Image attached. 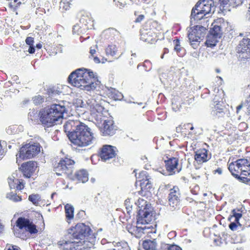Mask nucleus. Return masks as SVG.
I'll use <instances>...</instances> for the list:
<instances>
[{
	"label": "nucleus",
	"mask_w": 250,
	"mask_h": 250,
	"mask_svg": "<svg viewBox=\"0 0 250 250\" xmlns=\"http://www.w3.org/2000/svg\"><path fill=\"white\" fill-rule=\"evenodd\" d=\"M67 237L72 239L80 246V250H85L92 247L96 237L90 228L83 223L77 224L67 231Z\"/></svg>",
	"instance_id": "nucleus-1"
},
{
	"label": "nucleus",
	"mask_w": 250,
	"mask_h": 250,
	"mask_svg": "<svg viewBox=\"0 0 250 250\" xmlns=\"http://www.w3.org/2000/svg\"><path fill=\"white\" fill-rule=\"evenodd\" d=\"M68 81L73 86L87 91L94 90L100 84V82L94 78L93 72L83 68L73 72Z\"/></svg>",
	"instance_id": "nucleus-2"
},
{
	"label": "nucleus",
	"mask_w": 250,
	"mask_h": 250,
	"mask_svg": "<svg viewBox=\"0 0 250 250\" xmlns=\"http://www.w3.org/2000/svg\"><path fill=\"white\" fill-rule=\"evenodd\" d=\"M65 104L63 101H61L42 109L40 117L42 124L49 127L61 122L66 112Z\"/></svg>",
	"instance_id": "nucleus-3"
},
{
	"label": "nucleus",
	"mask_w": 250,
	"mask_h": 250,
	"mask_svg": "<svg viewBox=\"0 0 250 250\" xmlns=\"http://www.w3.org/2000/svg\"><path fill=\"white\" fill-rule=\"evenodd\" d=\"M95 140L96 138L91 129L84 124L78 131L72 133L70 136V142L74 145L79 147L89 146L94 143Z\"/></svg>",
	"instance_id": "nucleus-4"
},
{
	"label": "nucleus",
	"mask_w": 250,
	"mask_h": 250,
	"mask_svg": "<svg viewBox=\"0 0 250 250\" xmlns=\"http://www.w3.org/2000/svg\"><path fill=\"white\" fill-rule=\"evenodd\" d=\"M215 9L213 0H200L192 9L191 21L200 20L208 14L213 13Z\"/></svg>",
	"instance_id": "nucleus-5"
},
{
	"label": "nucleus",
	"mask_w": 250,
	"mask_h": 250,
	"mask_svg": "<svg viewBox=\"0 0 250 250\" xmlns=\"http://www.w3.org/2000/svg\"><path fill=\"white\" fill-rule=\"evenodd\" d=\"M101 104L102 97L100 95H96L87 97V106L89 108L91 114L99 120H102L103 112L104 111V108Z\"/></svg>",
	"instance_id": "nucleus-6"
},
{
	"label": "nucleus",
	"mask_w": 250,
	"mask_h": 250,
	"mask_svg": "<svg viewBox=\"0 0 250 250\" xmlns=\"http://www.w3.org/2000/svg\"><path fill=\"white\" fill-rule=\"evenodd\" d=\"M16 227L18 229H14V235L17 237L23 238L25 236L23 232V229L26 231L29 232L31 234L37 233L38 232V229H36V226L32 222H31L28 219H26L23 217H20L16 221Z\"/></svg>",
	"instance_id": "nucleus-7"
},
{
	"label": "nucleus",
	"mask_w": 250,
	"mask_h": 250,
	"mask_svg": "<svg viewBox=\"0 0 250 250\" xmlns=\"http://www.w3.org/2000/svg\"><path fill=\"white\" fill-rule=\"evenodd\" d=\"M138 203L140 209L138 213L137 224L145 225L149 223L153 219V216L151 209L147 207L146 202L139 199Z\"/></svg>",
	"instance_id": "nucleus-8"
},
{
	"label": "nucleus",
	"mask_w": 250,
	"mask_h": 250,
	"mask_svg": "<svg viewBox=\"0 0 250 250\" xmlns=\"http://www.w3.org/2000/svg\"><path fill=\"white\" fill-rule=\"evenodd\" d=\"M41 146L38 143L28 144L21 147L19 153L17 155V161L19 159H30L37 155L41 151Z\"/></svg>",
	"instance_id": "nucleus-9"
},
{
	"label": "nucleus",
	"mask_w": 250,
	"mask_h": 250,
	"mask_svg": "<svg viewBox=\"0 0 250 250\" xmlns=\"http://www.w3.org/2000/svg\"><path fill=\"white\" fill-rule=\"evenodd\" d=\"M75 162L73 160L65 158L61 160L55 167L56 174L60 176L63 174L69 176L72 174Z\"/></svg>",
	"instance_id": "nucleus-10"
},
{
	"label": "nucleus",
	"mask_w": 250,
	"mask_h": 250,
	"mask_svg": "<svg viewBox=\"0 0 250 250\" xmlns=\"http://www.w3.org/2000/svg\"><path fill=\"white\" fill-rule=\"evenodd\" d=\"M236 52L238 59L245 61L250 58V39L243 38L236 48Z\"/></svg>",
	"instance_id": "nucleus-11"
},
{
	"label": "nucleus",
	"mask_w": 250,
	"mask_h": 250,
	"mask_svg": "<svg viewBox=\"0 0 250 250\" xmlns=\"http://www.w3.org/2000/svg\"><path fill=\"white\" fill-rule=\"evenodd\" d=\"M181 194L178 187L174 186L169 190L168 196V204L172 210L179 208Z\"/></svg>",
	"instance_id": "nucleus-12"
},
{
	"label": "nucleus",
	"mask_w": 250,
	"mask_h": 250,
	"mask_svg": "<svg viewBox=\"0 0 250 250\" xmlns=\"http://www.w3.org/2000/svg\"><path fill=\"white\" fill-rule=\"evenodd\" d=\"M84 123L79 120H69L64 124L63 125L64 131L67 133V135L70 140V136L72 133L76 132L78 131L81 126Z\"/></svg>",
	"instance_id": "nucleus-13"
},
{
	"label": "nucleus",
	"mask_w": 250,
	"mask_h": 250,
	"mask_svg": "<svg viewBox=\"0 0 250 250\" xmlns=\"http://www.w3.org/2000/svg\"><path fill=\"white\" fill-rule=\"evenodd\" d=\"M244 166H250V162L247 159H240L231 163L229 165V169L232 175L236 178V175H239L238 173Z\"/></svg>",
	"instance_id": "nucleus-14"
},
{
	"label": "nucleus",
	"mask_w": 250,
	"mask_h": 250,
	"mask_svg": "<svg viewBox=\"0 0 250 250\" xmlns=\"http://www.w3.org/2000/svg\"><path fill=\"white\" fill-rule=\"evenodd\" d=\"M116 148L110 145H104L101 149L100 157L102 160L106 162L114 158L116 155Z\"/></svg>",
	"instance_id": "nucleus-15"
},
{
	"label": "nucleus",
	"mask_w": 250,
	"mask_h": 250,
	"mask_svg": "<svg viewBox=\"0 0 250 250\" xmlns=\"http://www.w3.org/2000/svg\"><path fill=\"white\" fill-rule=\"evenodd\" d=\"M60 248L61 250H80L78 248L80 246L77 245V243L72 239L67 237V234L65 235V239L58 242Z\"/></svg>",
	"instance_id": "nucleus-16"
},
{
	"label": "nucleus",
	"mask_w": 250,
	"mask_h": 250,
	"mask_svg": "<svg viewBox=\"0 0 250 250\" xmlns=\"http://www.w3.org/2000/svg\"><path fill=\"white\" fill-rule=\"evenodd\" d=\"M37 167L35 162L29 161L21 165L20 169L24 177L29 178L35 172Z\"/></svg>",
	"instance_id": "nucleus-17"
},
{
	"label": "nucleus",
	"mask_w": 250,
	"mask_h": 250,
	"mask_svg": "<svg viewBox=\"0 0 250 250\" xmlns=\"http://www.w3.org/2000/svg\"><path fill=\"white\" fill-rule=\"evenodd\" d=\"M136 178L141 182L142 189L148 190L152 188V184L149 181V176L147 174L146 171H141L138 176H136Z\"/></svg>",
	"instance_id": "nucleus-18"
},
{
	"label": "nucleus",
	"mask_w": 250,
	"mask_h": 250,
	"mask_svg": "<svg viewBox=\"0 0 250 250\" xmlns=\"http://www.w3.org/2000/svg\"><path fill=\"white\" fill-rule=\"evenodd\" d=\"M116 130L113 121L111 120H106L104 121L101 132L104 136H112L115 133Z\"/></svg>",
	"instance_id": "nucleus-19"
},
{
	"label": "nucleus",
	"mask_w": 250,
	"mask_h": 250,
	"mask_svg": "<svg viewBox=\"0 0 250 250\" xmlns=\"http://www.w3.org/2000/svg\"><path fill=\"white\" fill-rule=\"evenodd\" d=\"M178 160L176 158L173 157L167 161L166 167L167 170L170 172V174L180 171L181 168L178 167Z\"/></svg>",
	"instance_id": "nucleus-20"
},
{
	"label": "nucleus",
	"mask_w": 250,
	"mask_h": 250,
	"mask_svg": "<svg viewBox=\"0 0 250 250\" xmlns=\"http://www.w3.org/2000/svg\"><path fill=\"white\" fill-rule=\"evenodd\" d=\"M211 158L210 155L208 154V151L206 149L198 150L195 155V160L198 163H203L208 161Z\"/></svg>",
	"instance_id": "nucleus-21"
},
{
	"label": "nucleus",
	"mask_w": 250,
	"mask_h": 250,
	"mask_svg": "<svg viewBox=\"0 0 250 250\" xmlns=\"http://www.w3.org/2000/svg\"><path fill=\"white\" fill-rule=\"evenodd\" d=\"M80 21L83 28L86 29H92L94 25V21L89 13L83 14L80 20Z\"/></svg>",
	"instance_id": "nucleus-22"
},
{
	"label": "nucleus",
	"mask_w": 250,
	"mask_h": 250,
	"mask_svg": "<svg viewBox=\"0 0 250 250\" xmlns=\"http://www.w3.org/2000/svg\"><path fill=\"white\" fill-rule=\"evenodd\" d=\"M8 182L10 188L21 190L24 187L22 180L16 179L13 175L8 178Z\"/></svg>",
	"instance_id": "nucleus-23"
},
{
	"label": "nucleus",
	"mask_w": 250,
	"mask_h": 250,
	"mask_svg": "<svg viewBox=\"0 0 250 250\" xmlns=\"http://www.w3.org/2000/svg\"><path fill=\"white\" fill-rule=\"evenodd\" d=\"M72 179L84 183L88 180L87 172L84 169L79 170L76 172Z\"/></svg>",
	"instance_id": "nucleus-24"
},
{
	"label": "nucleus",
	"mask_w": 250,
	"mask_h": 250,
	"mask_svg": "<svg viewBox=\"0 0 250 250\" xmlns=\"http://www.w3.org/2000/svg\"><path fill=\"white\" fill-rule=\"evenodd\" d=\"M154 33L151 30L142 29L140 30V39L144 42H150L152 41Z\"/></svg>",
	"instance_id": "nucleus-25"
},
{
	"label": "nucleus",
	"mask_w": 250,
	"mask_h": 250,
	"mask_svg": "<svg viewBox=\"0 0 250 250\" xmlns=\"http://www.w3.org/2000/svg\"><path fill=\"white\" fill-rule=\"evenodd\" d=\"M195 32L197 31L196 30H189L188 31V38L192 47L193 48L196 49L197 48L200 41H198V39H197L198 37L196 36Z\"/></svg>",
	"instance_id": "nucleus-26"
},
{
	"label": "nucleus",
	"mask_w": 250,
	"mask_h": 250,
	"mask_svg": "<svg viewBox=\"0 0 250 250\" xmlns=\"http://www.w3.org/2000/svg\"><path fill=\"white\" fill-rule=\"evenodd\" d=\"M42 112V110L39 113L38 111L35 109L30 110L28 115V119L31 120L35 123H38L39 121H40V117Z\"/></svg>",
	"instance_id": "nucleus-27"
},
{
	"label": "nucleus",
	"mask_w": 250,
	"mask_h": 250,
	"mask_svg": "<svg viewBox=\"0 0 250 250\" xmlns=\"http://www.w3.org/2000/svg\"><path fill=\"white\" fill-rule=\"evenodd\" d=\"M143 247L146 250H156V241L155 239L153 240H146L143 242Z\"/></svg>",
	"instance_id": "nucleus-28"
},
{
	"label": "nucleus",
	"mask_w": 250,
	"mask_h": 250,
	"mask_svg": "<svg viewBox=\"0 0 250 250\" xmlns=\"http://www.w3.org/2000/svg\"><path fill=\"white\" fill-rule=\"evenodd\" d=\"M211 114L216 118L222 117L224 115V109L221 107L219 104H217L212 108Z\"/></svg>",
	"instance_id": "nucleus-29"
},
{
	"label": "nucleus",
	"mask_w": 250,
	"mask_h": 250,
	"mask_svg": "<svg viewBox=\"0 0 250 250\" xmlns=\"http://www.w3.org/2000/svg\"><path fill=\"white\" fill-rule=\"evenodd\" d=\"M206 30V28L201 25H197L193 29H190V30H196L197 31L195 32V34H196V37H198L197 39H198V41H200L201 38L204 36Z\"/></svg>",
	"instance_id": "nucleus-30"
},
{
	"label": "nucleus",
	"mask_w": 250,
	"mask_h": 250,
	"mask_svg": "<svg viewBox=\"0 0 250 250\" xmlns=\"http://www.w3.org/2000/svg\"><path fill=\"white\" fill-rule=\"evenodd\" d=\"M219 37H216L215 36L212 35H208L207 37L206 44L208 47L214 46L216 43L218 42Z\"/></svg>",
	"instance_id": "nucleus-31"
},
{
	"label": "nucleus",
	"mask_w": 250,
	"mask_h": 250,
	"mask_svg": "<svg viewBox=\"0 0 250 250\" xmlns=\"http://www.w3.org/2000/svg\"><path fill=\"white\" fill-rule=\"evenodd\" d=\"M65 213L66 218L67 220H71L74 217V208L70 204H66L65 206Z\"/></svg>",
	"instance_id": "nucleus-32"
},
{
	"label": "nucleus",
	"mask_w": 250,
	"mask_h": 250,
	"mask_svg": "<svg viewBox=\"0 0 250 250\" xmlns=\"http://www.w3.org/2000/svg\"><path fill=\"white\" fill-rule=\"evenodd\" d=\"M118 49L115 45L111 44L108 45V46L105 48V53L106 55L114 56Z\"/></svg>",
	"instance_id": "nucleus-33"
},
{
	"label": "nucleus",
	"mask_w": 250,
	"mask_h": 250,
	"mask_svg": "<svg viewBox=\"0 0 250 250\" xmlns=\"http://www.w3.org/2000/svg\"><path fill=\"white\" fill-rule=\"evenodd\" d=\"M222 34L221 27L219 25H214L212 29L210 30L209 35H212L220 38Z\"/></svg>",
	"instance_id": "nucleus-34"
},
{
	"label": "nucleus",
	"mask_w": 250,
	"mask_h": 250,
	"mask_svg": "<svg viewBox=\"0 0 250 250\" xmlns=\"http://www.w3.org/2000/svg\"><path fill=\"white\" fill-rule=\"evenodd\" d=\"M229 1L230 0H219L218 4L219 5V8L222 12L229 10Z\"/></svg>",
	"instance_id": "nucleus-35"
},
{
	"label": "nucleus",
	"mask_w": 250,
	"mask_h": 250,
	"mask_svg": "<svg viewBox=\"0 0 250 250\" xmlns=\"http://www.w3.org/2000/svg\"><path fill=\"white\" fill-rule=\"evenodd\" d=\"M114 247L112 250H130L127 243L125 242L116 243Z\"/></svg>",
	"instance_id": "nucleus-36"
},
{
	"label": "nucleus",
	"mask_w": 250,
	"mask_h": 250,
	"mask_svg": "<svg viewBox=\"0 0 250 250\" xmlns=\"http://www.w3.org/2000/svg\"><path fill=\"white\" fill-rule=\"evenodd\" d=\"M6 197L9 200L15 202H19L21 200V198L20 196L17 195L16 193L11 192L8 193L6 195Z\"/></svg>",
	"instance_id": "nucleus-37"
},
{
	"label": "nucleus",
	"mask_w": 250,
	"mask_h": 250,
	"mask_svg": "<svg viewBox=\"0 0 250 250\" xmlns=\"http://www.w3.org/2000/svg\"><path fill=\"white\" fill-rule=\"evenodd\" d=\"M40 199V196L39 194H31L29 196L28 199L31 201L34 205H38V202Z\"/></svg>",
	"instance_id": "nucleus-38"
},
{
	"label": "nucleus",
	"mask_w": 250,
	"mask_h": 250,
	"mask_svg": "<svg viewBox=\"0 0 250 250\" xmlns=\"http://www.w3.org/2000/svg\"><path fill=\"white\" fill-rule=\"evenodd\" d=\"M231 213V218L234 217L235 218L234 221L237 222L239 226H241L240 224L239 223V220L242 217V214L241 213L236 212L235 209L232 210Z\"/></svg>",
	"instance_id": "nucleus-39"
},
{
	"label": "nucleus",
	"mask_w": 250,
	"mask_h": 250,
	"mask_svg": "<svg viewBox=\"0 0 250 250\" xmlns=\"http://www.w3.org/2000/svg\"><path fill=\"white\" fill-rule=\"evenodd\" d=\"M117 32V31L113 28H108L105 30H104L103 32V34L105 36H114Z\"/></svg>",
	"instance_id": "nucleus-40"
},
{
	"label": "nucleus",
	"mask_w": 250,
	"mask_h": 250,
	"mask_svg": "<svg viewBox=\"0 0 250 250\" xmlns=\"http://www.w3.org/2000/svg\"><path fill=\"white\" fill-rule=\"evenodd\" d=\"M125 206L127 212L129 214L131 212L132 208V205L130 203V200L129 199L125 200Z\"/></svg>",
	"instance_id": "nucleus-41"
},
{
	"label": "nucleus",
	"mask_w": 250,
	"mask_h": 250,
	"mask_svg": "<svg viewBox=\"0 0 250 250\" xmlns=\"http://www.w3.org/2000/svg\"><path fill=\"white\" fill-rule=\"evenodd\" d=\"M144 229L140 227H136L133 229V231L135 233L137 234L138 237H141L142 234H144Z\"/></svg>",
	"instance_id": "nucleus-42"
},
{
	"label": "nucleus",
	"mask_w": 250,
	"mask_h": 250,
	"mask_svg": "<svg viewBox=\"0 0 250 250\" xmlns=\"http://www.w3.org/2000/svg\"><path fill=\"white\" fill-rule=\"evenodd\" d=\"M33 103L35 104H39L44 101V99L40 95L36 96L33 99Z\"/></svg>",
	"instance_id": "nucleus-43"
},
{
	"label": "nucleus",
	"mask_w": 250,
	"mask_h": 250,
	"mask_svg": "<svg viewBox=\"0 0 250 250\" xmlns=\"http://www.w3.org/2000/svg\"><path fill=\"white\" fill-rule=\"evenodd\" d=\"M236 178L243 182H250V173L249 175L246 177H240L239 175H236Z\"/></svg>",
	"instance_id": "nucleus-44"
},
{
	"label": "nucleus",
	"mask_w": 250,
	"mask_h": 250,
	"mask_svg": "<svg viewBox=\"0 0 250 250\" xmlns=\"http://www.w3.org/2000/svg\"><path fill=\"white\" fill-rule=\"evenodd\" d=\"M244 105L246 106L247 108V113L248 115L250 116V94L249 97L246 99Z\"/></svg>",
	"instance_id": "nucleus-45"
},
{
	"label": "nucleus",
	"mask_w": 250,
	"mask_h": 250,
	"mask_svg": "<svg viewBox=\"0 0 250 250\" xmlns=\"http://www.w3.org/2000/svg\"><path fill=\"white\" fill-rule=\"evenodd\" d=\"M137 61V58H136V54L135 53H132L131 54V57L129 61V64L130 66H132L133 65L134 62H136Z\"/></svg>",
	"instance_id": "nucleus-46"
},
{
	"label": "nucleus",
	"mask_w": 250,
	"mask_h": 250,
	"mask_svg": "<svg viewBox=\"0 0 250 250\" xmlns=\"http://www.w3.org/2000/svg\"><path fill=\"white\" fill-rule=\"evenodd\" d=\"M167 250H182L181 248L176 245H167Z\"/></svg>",
	"instance_id": "nucleus-47"
},
{
	"label": "nucleus",
	"mask_w": 250,
	"mask_h": 250,
	"mask_svg": "<svg viewBox=\"0 0 250 250\" xmlns=\"http://www.w3.org/2000/svg\"><path fill=\"white\" fill-rule=\"evenodd\" d=\"M81 27L78 24L75 25L73 27V32L74 34H79L82 32Z\"/></svg>",
	"instance_id": "nucleus-48"
},
{
	"label": "nucleus",
	"mask_w": 250,
	"mask_h": 250,
	"mask_svg": "<svg viewBox=\"0 0 250 250\" xmlns=\"http://www.w3.org/2000/svg\"><path fill=\"white\" fill-rule=\"evenodd\" d=\"M238 224L236 222H231L229 225V228L233 231L236 230L238 227Z\"/></svg>",
	"instance_id": "nucleus-49"
},
{
	"label": "nucleus",
	"mask_w": 250,
	"mask_h": 250,
	"mask_svg": "<svg viewBox=\"0 0 250 250\" xmlns=\"http://www.w3.org/2000/svg\"><path fill=\"white\" fill-rule=\"evenodd\" d=\"M34 42V38L32 37H27L25 40L26 43L29 46L33 45Z\"/></svg>",
	"instance_id": "nucleus-50"
},
{
	"label": "nucleus",
	"mask_w": 250,
	"mask_h": 250,
	"mask_svg": "<svg viewBox=\"0 0 250 250\" xmlns=\"http://www.w3.org/2000/svg\"><path fill=\"white\" fill-rule=\"evenodd\" d=\"M76 104L78 106H80L81 107H85L87 105L86 103L85 104L84 102L81 99H77L76 101Z\"/></svg>",
	"instance_id": "nucleus-51"
},
{
	"label": "nucleus",
	"mask_w": 250,
	"mask_h": 250,
	"mask_svg": "<svg viewBox=\"0 0 250 250\" xmlns=\"http://www.w3.org/2000/svg\"><path fill=\"white\" fill-rule=\"evenodd\" d=\"M6 247H8L7 250H21L19 247L15 245L7 244Z\"/></svg>",
	"instance_id": "nucleus-52"
},
{
	"label": "nucleus",
	"mask_w": 250,
	"mask_h": 250,
	"mask_svg": "<svg viewBox=\"0 0 250 250\" xmlns=\"http://www.w3.org/2000/svg\"><path fill=\"white\" fill-rule=\"evenodd\" d=\"M70 4L69 3H64L63 4H61V2H60V8H62L63 10H66L68 9L70 7Z\"/></svg>",
	"instance_id": "nucleus-53"
},
{
	"label": "nucleus",
	"mask_w": 250,
	"mask_h": 250,
	"mask_svg": "<svg viewBox=\"0 0 250 250\" xmlns=\"http://www.w3.org/2000/svg\"><path fill=\"white\" fill-rule=\"evenodd\" d=\"M250 173V169H248L247 170H243V171L241 172V175L242 176V177H246L248 175H249Z\"/></svg>",
	"instance_id": "nucleus-54"
},
{
	"label": "nucleus",
	"mask_w": 250,
	"mask_h": 250,
	"mask_svg": "<svg viewBox=\"0 0 250 250\" xmlns=\"http://www.w3.org/2000/svg\"><path fill=\"white\" fill-rule=\"evenodd\" d=\"M174 50L177 52H179L181 50V48L180 47L179 42L178 40H177V41H176V43L174 47Z\"/></svg>",
	"instance_id": "nucleus-55"
},
{
	"label": "nucleus",
	"mask_w": 250,
	"mask_h": 250,
	"mask_svg": "<svg viewBox=\"0 0 250 250\" xmlns=\"http://www.w3.org/2000/svg\"><path fill=\"white\" fill-rule=\"evenodd\" d=\"M144 19V16L143 15H140L136 20V22H140Z\"/></svg>",
	"instance_id": "nucleus-56"
},
{
	"label": "nucleus",
	"mask_w": 250,
	"mask_h": 250,
	"mask_svg": "<svg viewBox=\"0 0 250 250\" xmlns=\"http://www.w3.org/2000/svg\"><path fill=\"white\" fill-rule=\"evenodd\" d=\"M28 52L30 54H33L35 52V48L34 47V45L29 46Z\"/></svg>",
	"instance_id": "nucleus-57"
},
{
	"label": "nucleus",
	"mask_w": 250,
	"mask_h": 250,
	"mask_svg": "<svg viewBox=\"0 0 250 250\" xmlns=\"http://www.w3.org/2000/svg\"><path fill=\"white\" fill-rule=\"evenodd\" d=\"M4 155V151L2 149V146L0 144V160L3 157Z\"/></svg>",
	"instance_id": "nucleus-58"
},
{
	"label": "nucleus",
	"mask_w": 250,
	"mask_h": 250,
	"mask_svg": "<svg viewBox=\"0 0 250 250\" xmlns=\"http://www.w3.org/2000/svg\"><path fill=\"white\" fill-rule=\"evenodd\" d=\"M250 169V166H243V167L242 168V169H241L240 171H239V172H242L243 171V170H247L248 169Z\"/></svg>",
	"instance_id": "nucleus-59"
},
{
	"label": "nucleus",
	"mask_w": 250,
	"mask_h": 250,
	"mask_svg": "<svg viewBox=\"0 0 250 250\" xmlns=\"http://www.w3.org/2000/svg\"><path fill=\"white\" fill-rule=\"evenodd\" d=\"M96 50L95 48H90L89 53L91 56H93V55L96 53Z\"/></svg>",
	"instance_id": "nucleus-60"
},
{
	"label": "nucleus",
	"mask_w": 250,
	"mask_h": 250,
	"mask_svg": "<svg viewBox=\"0 0 250 250\" xmlns=\"http://www.w3.org/2000/svg\"><path fill=\"white\" fill-rule=\"evenodd\" d=\"M244 104H245V102L243 103H242L241 104H240V105H239L237 107V112L238 113L239 112V111L243 107V106H246V105H244Z\"/></svg>",
	"instance_id": "nucleus-61"
},
{
	"label": "nucleus",
	"mask_w": 250,
	"mask_h": 250,
	"mask_svg": "<svg viewBox=\"0 0 250 250\" xmlns=\"http://www.w3.org/2000/svg\"><path fill=\"white\" fill-rule=\"evenodd\" d=\"M72 0H61V4L62 5L64 3H69L70 4V2Z\"/></svg>",
	"instance_id": "nucleus-62"
},
{
	"label": "nucleus",
	"mask_w": 250,
	"mask_h": 250,
	"mask_svg": "<svg viewBox=\"0 0 250 250\" xmlns=\"http://www.w3.org/2000/svg\"><path fill=\"white\" fill-rule=\"evenodd\" d=\"M93 60L96 63H100V59L97 57H94L93 58Z\"/></svg>",
	"instance_id": "nucleus-63"
},
{
	"label": "nucleus",
	"mask_w": 250,
	"mask_h": 250,
	"mask_svg": "<svg viewBox=\"0 0 250 250\" xmlns=\"http://www.w3.org/2000/svg\"><path fill=\"white\" fill-rule=\"evenodd\" d=\"M215 172L219 174H221L222 173V170L221 168H218L215 170Z\"/></svg>",
	"instance_id": "nucleus-64"
}]
</instances>
